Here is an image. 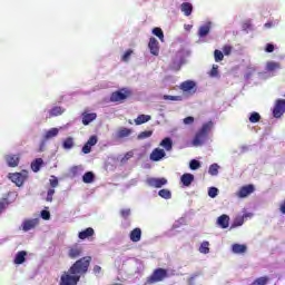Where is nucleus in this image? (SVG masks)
I'll return each instance as SVG.
<instances>
[{
    "label": "nucleus",
    "instance_id": "nucleus-18",
    "mask_svg": "<svg viewBox=\"0 0 285 285\" xmlns=\"http://www.w3.org/2000/svg\"><path fill=\"white\" fill-rule=\"evenodd\" d=\"M232 250L233 253H235V255H244V253H246V250H248V247L245 244H234L232 246Z\"/></svg>",
    "mask_w": 285,
    "mask_h": 285
},
{
    "label": "nucleus",
    "instance_id": "nucleus-49",
    "mask_svg": "<svg viewBox=\"0 0 285 285\" xmlns=\"http://www.w3.org/2000/svg\"><path fill=\"white\" fill-rule=\"evenodd\" d=\"M92 151V146L88 145V142H86L82 147V153L83 155H90V153Z\"/></svg>",
    "mask_w": 285,
    "mask_h": 285
},
{
    "label": "nucleus",
    "instance_id": "nucleus-32",
    "mask_svg": "<svg viewBox=\"0 0 285 285\" xmlns=\"http://www.w3.org/2000/svg\"><path fill=\"white\" fill-rule=\"evenodd\" d=\"M59 115H63V110L61 107L56 106L49 111V117H59Z\"/></svg>",
    "mask_w": 285,
    "mask_h": 285
},
{
    "label": "nucleus",
    "instance_id": "nucleus-14",
    "mask_svg": "<svg viewBox=\"0 0 285 285\" xmlns=\"http://www.w3.org/2000/svg\"><path fill=\"white\" fill-rule=\"evenodd\" d=\"M37 224H39V220L37 219H27L22 223V230L24 233H28V230H32V228H36Z\"/></svg>",
    "mask_w": 285,
    "mask_h": 285
},
{
    "label": "nucleus",
    "instance_id": "nucleus-10",
    "mask_svg": "<svg viewBox=\"0 0 285 285\" xmlns=\"http://www.w3.org/2000/svg\"><path fill=\"white\" fill-rule=\"evenodd\" d=\"M148 48L150 50V55H154V57L159 56V41H157L156 38L151 37L149 39Z\"/></svg>",
    "mask_w": 285,
    "mask_h": 285
},
{
    "label": "nucleus",
    "instance_id": "nucleus-4",
    "mask_svg": "<svg viewBox=\"0 0 285 285\" xmlns=\"http://www.w3.org/2000/svg\"><path fill=\"white\" fill-rule=\"evenodd\" d=\"M130 95H132V92L130 90L120 89V90L114 91L111 94L110 101H112V102L126 101V99H128V97H130Z\"/></svg>",
    "mask_w": 285,
    "mask_h": 285
},
{
    "label": "nucleus",
    "instance_id": "nucleus-20",
    "mask_svg": "<svg viewBox=\"0 0 285 285\" xmlns=\"http://www.w3.org/2000/svg\"><path fill=\"white\" fill-rule=\"evenodd\" d=\"M28 256V252L20 250L16 254L13 263L17 265H21L26 262V257Z\"/></svg>",
    "mask_w": 285,
    "mask_h": 285
},
{
    "label": "nucleus",
    "instance_id": "nucleus-26",
    "mask_svg": "<svg viewBox=\"0 0 285 285\" xmlns=\"http://www.w3.org/2000/svg\"><path fill=\"white\" fill-rule=\"evenodd\" d=\"M131 132H132L131 129L124 127L118 130L117 137L118 139H124V137H130Z\"/></svg>",
    "mask_w": 285,
    "mask_h": 285
},
{
    "label": "nucleus",
    "instance_id": "nucleus-52",
    "mask_svg": "<svg viewBox=\"0 0 285 285\" xmlns=\"http://www.w3.org/2000/svg\"><path fill=\"white\" fill-rule=\"evenodd\" d=\"M97 141H98L97 136H91L88 139L87 144H88V146H97Z\"/></svg>",
    "mask_w": 285,
    "mask_h": 285
},
{
    "label": "nucleus",
    "instance_id": "nucleus-9",
    "mask_svg": "<svg viewBox=\"0 0 285 285\" xmlns=\"http://www.w3.org/2000/svg\"><path fill=\"white\" fill-rule=\"evenodd\" d=\"M255 193V186L253 185H246L240 187V189L237 191V197L240 199H244L245 197H248V195H253Z\"/></svg>",
    "mask_w": 285,
    "mask_h": 285
},
{
    "label": "nucleus",
    "instance_id": "nucleus-23",
    "mask_svg": "<svg viewBox=\"0 0 285 285\" xmlns=\"http://www.w3.org/2000/svg\"><path fill=\"white\" fill-rule=\"evenodd\" d=\"M150 119H151L150 115H139L135 119V124H136V126H141V124H148V121H150Z\"/></svg>",
    "mask_w": 285,
    "mask_h": 285
},
{
    "label": "nucleus",
    "instance_id": "nucleus-31",
    "mask_svg": "<svg viewBox=\"0 0 285 285\" xmlns=\"http://www.w3.org/2000/svg\"><path fill=\"white\" fill-rule=\"evenodd\" d=\"M210 243L203 242L199 247V253H203V255H208L210 253Z\"/></svg>",
    "mask_w": 285,
    "mask_h": 285
},
{
    "label": "nucleus",
    "instance_id": "nucleus-2",
    "mask_svg": "<svg viewBox=\"0 0 285 285\" xmlns=\"http://www.w3.org/2000/svg\"><path fill=\"white\" fill-rule=\"evenodd\" d=\"M213 126V121L203 124L202 128L196 132L193 139V146H203V144H206V139H208V135H210Z\"/></svg>",
    "mask_w": 285,
    "mask_h": 285
},
{
    "label": "nucleus",
    "instance_id": "nucleus-44",
    "mask_svg": "<svg viewBox=\"0 0 285 285\" xmlns=\"http://www.w3.org/2000/svg\"><path fill=\"white\" fill-rule=\"evenodd\" d=\"M232 52H233V46L226 45L223 47V55H225V57H229Z\"/></svg>",
    "mask_w": 285,
    "mask_h": 285
},
{
    "label": "nucleus",
    "instance_id": "nucleus-37",
    "mask_svg": "<svg viewBox=\"0 0 285 285\" xmlns=\"http://www.w3.org/2000/svg\"><path fill=\"white\" fill-rule=\"evenodd\" d=\"M159 197H161L163 199H170V197H173V194L170 193V190L168 189H160L158 191Z\"/></svg>",
    "mask_w": 285,
    "mask_h": 285
},
{
    "label": "nucleus",
    "instance_id": "nucleus-13",
    "mask_svg": "<svg viewBox=\"0 0 285 285\" xmlns=\"http://www.w3.org/2000/svg\"><path fill=\"white\" fill-rule=\"evenodd\" d=\"M197 85L195 83V81L186 80V81L180 83V90H183V92H195V87Z\"/></svg>",
    "mask_w": 285,
    "mask_h": 285
},
{
    "label": "nucleus",
    "instance_id": "nucleus-40",
    "mask_svg": "<svg viewBox=\"0 0 285 285\" xmlns=\"http://www.w3.org/2000/svg\"><path fill=\"white\" fill-rule=\"evenodd\" d=\"M148 137H153V130H145V131H141L137 139H148Z\"/></svg>",
    "mask_w": 285,
    "mask_h": 285
},
{
    "label": "nucleus",
    "instance_id": "nucleus-53",
    "mask_svg": "<svg viewBox=\"0 0 285 285\" xmlns=\"http://www.w3.org/2000/svg\"><path fill=\"white\" fill-rule=\"evenodd\" d=\"M184 124L190 126V124H195V118L193 116H188L184 119Z\"/></svg>",
    "mask_w": 285,
    "mask_h": 285
},
{
    "label": "nucleus",
    "instance_id": "nucleus-19",
    "mask_svg": "<svg viewBox=\"0 0 285 285\" xmlns=\"http://www.w3.org/2000/svg\"><path fill=\"white\" fill-rule=\"evenodd\" d=\"M180 181L183 184V186H190V184H193L195 181V175L193 174H184L180 177Z\"/></svg>",
    "mask_w": 285,
    "mask_h": 285
},
{
    "label": "nucleus",
    "instance_id": "nucleus-29",
    "mask_svg": "<svg viewBox=\"0 0 285 285\" xmlns=\"http://www.w3.org/2000/svg\"><path fill=\"white\" fill-rule=\"evenodd\" d=\"M83 184H92L95 181V174L92 171H87L82 176Z\"/></svg>",
    "mask_w": 285,
    "mask_h": 285
},
{
    "label": "nucleus",
    "instance_id": "nucleus-47",
    "mask_svg": "<svg viewBox=\"0 0 285 285\" xmlns=\"http://www.w3.org/2000/svg\"><path fill=\"white\" fill-rule=\"evenodd\" d=\"M51 189L57 188L59 186V179L55 176H51V179L49 180Z\"/></svg>",
    "mask_w": 285,
    "mask_h": 285
},
{
    "label": "nucleus",
    "instance_id": "nucleus-38",
    "mask_svg": "<svg viewBox=\"0 0 285 285\" xmlns=\"http://www.w3.org/2000/svg\"><path fill=\"white\" fill-rule=\"evenodd\" d=\"M190 170H198V168H202V163L197 159H193L189 163Z\"/></svg>",
    "mask_w": 285,
    "mask_h": 285
},
{
    "label": "nucleus",
    "instance_id": "nucleus-56",
    "mask_svg": "<svg viewBox=\"0 0 285 285\" xmlns=\"http://www.w3.org/2000/svg\"><path fill=\"white\" fill-rule=\"evenodd\" d=\"M41 217H42V219H46V220L50 219V212L42 210L41 212Z\"/></svg>",
    "mask_w": 285,
    "mask_h": 285
},
{
    "label": "nucleus",
    "instance_id": "nucleus-28",
    "mask_svg": "<svg viewBox=\"0 0 285 285\" xmlns=\"http://www.w3.org/2000/svg\"><path fill=\"white\" fill-rule=\"evenodd\" d=\"M59 135L58 128H51L45 134V140L48 141V139H52L53 137H57Z\"/></svg>",
    "mask_w": 285,
    "mask_h": 285
},
{
    "label": "nucleus",
    "instance_id": "nucleus-41",
    "mask_svg": "<svg viewBox=\"0 0 285 285\" xmlns=\"http://www.w3.org/2000/svg\"><path fill=\"white\" fill-rule=\"evenodd\" d=\"M132 49H128L121 57V61H124L125 63H128V61H130V56L132 55Z\"/></svg>",
    "mask_w": 285,
    "mask_h": 285
},
{
    "label": "nucleus",
    "instance_id": "nucleus-57",
    "mask_svg": "<svg viewBox=\"0 0 285 285\" xmlns=\"http://www.w3.org/2000/svg\"><path fill=\"white\" fill-rule=\"evenodd\" d=\"M94 273H95V275H99L101 273V266L95 265L94 266Z\"/></svg>",
    "mask_w": 285,
    "mask_h": 285
},
{
    "label": "nucleus",
    "instance_id": "nucleus-30",
    "mask_svg": "<svg viewBox=\"0 0 285 285\" xmlns=\"http://www.w3.org/2000/svg\"><path fill=\"white\" fill-rule=\"evenodd\" d=\"M160 146L165 148V150L169 151L173 150V140L170 138H164L160 142Z\"/></svg>",
    "mask_w": 285,
    "mask_h": 285
},
{
    "label": "nucleus",
    "instance_id": "nucleus-8",
    "mask_svg": "<svg viewBox=\"0 0 285 285\" xmlns=\"http://www.w3.org/2000/svg\"><path fill=\"white\" fill-rule=\"evenodd\" d=\"M147 184L151 188H163V186H166V184H168V179H166V178H148Z\"/></svg>",
    "mask_w": 285,
    "mask_h": 285
},
{
    "label": "nucleus",
    "instance_id": "nucleus-7",
    "mask_svg": "<svg viewBox=\"0 0 285 285\" xmlns=\"http://www.w3.org/2000/svg\"><path fill=\"white\" fill-rule=\"evenodd\" d=\"M28 178V176L27 175H23V174H21V173H14V174H11L10 176H9V179H11V181L13 183V184H16V186H18V187H21V186H23V184L26 183V179Z\"/></svg>",
    "mask_w": 285,
    "mask_h": 285
},
{
    "label": "nucleus",
    "instance_id": "nucleus-33",
    "mask_svg": "<svg viewBox=\"0 0 285 285\" xmlns=\"http://www.w3.org/2000/svg\"><path fill=\"white\" fill-rule=\"evenodd\" d=\"M262 120V115L257 111H253L249 116V122L250 124H258V121Z\"/></svg>",
    "mask_w": 285,
    "mask_h": 285
},
{
    "label": "nucleus",
    "instance_id": "nucleus-22",
    "mask_svg": "<svg viewBox=\"0 0 285 285\" xmlns=\"http://www.w3.org/2000/svg\"><path fill=\"white\" fill-rule=\"evenodd\" d=\"M95 235V229L92 227H88L85 230L78 234L79 239H88V237H92Z\"/></svg>",
    "mask_w": 285,
    "mask_h": 285
},
{
    "label": "nucleus",
    "instance_id": "nucleus-21",
    "mask_svg": "<svg viewBox=\"0 0 285 285\" xmlns=\"http://www.w3.org/2000/svg\"><path fill=\"white\" fill-rule=\"evenodd\" d=\"M180 10L185 17H190L193 14V4L190 2H184L180 4Z\"/></svg>",
    "mask_w": 285,
    "mask_h": 285
},
{
    "label": "nucleus",
    "instance_id": "nucleus-3",
    "mask_svg": "<svg viewBox=\"0 0 285 285\" xmlns=\"http://www.w3.org/2000/svg\"><path fill=\"white\" fill-rule=\"evenodd\" d=\"M168 277V271L165 268H156L153 274L146 278L145 285H153L159 282H164Z\"/></svg>",
    "mask_w": 285,
    "mask_h": 285
},
{
    "label": "nucleus",
    "instance_id": "nucleus-55",
    "mask_svg": "<svg viewBox=\"0 0 285 285\" xmlns=\"http://www.w3.org/2000/svg\"><path fill=\"white\" fill-rule=\"evenodd\" d=\"M265 52H275V46L273 43H267L265 46Z\"/></svg>",
    "mask_w": 285,
    "mask_h": 285
},
{
    "label": "nucleus",
    "instance_id": "nucleus-17",
    "mask_svg": "<svg viewBox=\"0 0 285 285\" xmlns=\"http://www.w3.org/2000/svg\"><path fill=\"white\" fill-rule=\"evenodd\" d=\"M217 224L220 228H228L230 224V217L226 214H223L222 216L218 217Z\"/></svg>",
    "mask_w": 285,
    "mask_h": 285
},
{
    "label": "nucleus",
    "instance_id": "nucleus-60",
    "mask_svg": "<svg viewBox=\"0 0 285 285\" xmlns=\"http://www.w3.org/2000/svg\"><path fill=\"white\" fill-rule=\"evenodd\" d=\"M43 146H45V142L41 144L40 151H43Z\"/></svg>",
    "mask_w": 285,
    "mask_h": 285
},
{
    "label": "nucleus",
    "instance_id": "nucleus-25",
    "mask_svg": "<svg viewBox=\"0 0 285 285\" xmlns=\"http://www.w3.org/2000/svg\"><path fill=\"white\" fill-rule=\"evenodd\" d=\"M210 32V22H207L205 26H202L198 30V37H206Z\"/></svg>",
    "mask_w": 285,
    "mask_h": 285
},
{
    "label": "nucleus",
    "instance_id": "nucleus-54",
    "mask_svg": "<svg viewBox=\"0 0 285 285\" xmlns=\"http://www.w3.org/2000/svg\"><path fill=\"white\" fill-rule=\"evenodd\" d=\"M53 195H55V189H49V190L47 191L46 202H52Z\"/></svg>",
    "mask_w": 285,
    "mask_h": 285
},
{
    "label": "nucleus",
    "instance_id": "nucleus-27",
    "mask_svg": "<svg viewBox=\"0 0 285 285\" xmlns=\"http://www.w3.org/2000/svg\"><path fill=\"white\" fill-rule=\"evenodd\" d=\"M43 165V159L37 158L33 163H31V168L33 173H39L41 170V166Z\"/></svg>",
    "mask_w": 285,
    "mask_h": 285
},
{
    "label": "nucleus",
    "instance_id": "nucleus-36",
    "mask_svg": "<svg viewBox=\"0 0 285 285\" xmlns=\"http://www.w3.org/2000/svg\"><path fill=\"white\" fill-rule=\"evenodd\" d=\"M214 59L216 61V63H219V61H224V52H222V50L216 49L214 51Z\"/></svg>",
    "mask_w": 285,
    "mask_h": 285
},
{
    "label": "nucleus",
    "instance_id": "nucleus-51",
    "mask_svg": "<svg viewBox=\"0 0 285 285\" xmlns=\"http://www.w3.org/2000/svg\"><path fill=\"white\" fill-rule=\"evenodd\" d=\"M164 99H167L169 101H181L180 96H164Z\"/></svg>",
    "mask_w": 285,
    "mask_h": 285
},
{
    "label": "nucleus",
    "instance_id": "nucleus-5",
    "mask_svg": "<svg viewBox=\"0 0 285 285\" xmlns=\"http://www.w3.org/2000/svg\"><path fill=\"white\" fill-rule=\"evenodd\" d=\"M83 255V247L79 244H75L68 247L67 256L69 259H79Z\"/></svg>",
    "mask_w": 285,
    "mask_h": 285
},
{
    "label": "nucleus",
    "instance_id": "nucleus-59",
    "mask_svg": "<svg viewBox=\"0 0 285 285\" xmlns=\"http://www.w3.org/2000/svg\"><path fill=\"white\" fill-rule=\"evenodd\" d=\"M244 28H250V22H245Z\"/></svg>",
    "mask_w": 285,
    "mask_h": 285
},
{
    "label": "nucleus",
    "instance_id": "nucleus-50",
    "mask_svg": "<svg viewBox=\"0 0 285 285\" xmlns=\"http://www.w3.org/2000/svg\"><path fill=\"white\" fill-rule=\"evenodd\" d=\"M6 206H8V199L7 198L0 199V215L1 213H3V210H6Z\"/></svg>",
    "mask_w": 285,
    "mask_h": 285
},
{
    "label": "nucleus",
    "instance_id": "nucleus-43",
    "mask_svg": "<svg viewBox=\"0 0 285 285\" xmlns=\"http://www.w3.org/2000/svg\"><path fill=\"white\" fill-rule=\"evenodd\" d=\"M132 157H135V153L132 151H128L125 154V156L121 158V164H126V161H128L129 159H132Z\"/></svg>",
    "mask_w": 285,
    "mask_h": 285
},
{
    "label": "nucleus",
    "instance_id": "nucleus-12",
    "mask_svg": "<svg viewBox=\"0 0 285 285\" xmlns=\"http://www.w3.org/2000/svg\"><path fill=\"white\" fill-rule=\"evenodd\" d=\"M166 157V151L164 149L155 148L150 154L151 161H161Z\"/></svg>",
    "mask_w": 285,
    "mask_h": 285
},
{
    "label": "nucleus",
    "instance_id": "nucleus-45",
    "mask_svg": "<svg viewBox=\"0 0 285 285\" xmlns=\"http://www.w3.org/2000/svg\"><path fill=\"white\" fill-rule=\"evenodd\" d=\"M209 75H210V77H218V75H219V66L213 65Z\"/></svg>",
    "mask_w": 285,
    "mask_h": 285
},
{
    "label": "nucleus",
    "instance_id": "nucleus-34",
    "mask_svg": "<svg viewBox=\"0 0 285 285\" xmlns=\"http://www.w3.org/2000/svg\"><path fill=\"white\" fill-rule=\"evenodd\" d=\"M266 68H267V70H268L269 72H273V71H275V70H279L281 66H279L278 62L269 61V62H267Z\"/></svg>",
    "mask_w": 285,
    "mask_h": 285
},
{
    "label": "nucleus",
    "instance_id": "nucleus-6",
    "mask_svg": "<svg viewBox=\"0 0 285 285\" xmlns=\"http://www.w3.org/2000/svg\"><path fill=\"white\" fill-rule=\"evenodd\" d=\"M285 112V99H277L273 109V117L279 119Z\"/></svg>",
    "mask_w": 285,
    "mask_h": 285
},
{
    "label": "nucleus",
    "instance_id": "nucleus-16",
    "mask_svg": "<svg viewBox=\"0 0 285 285\" xmlns=\"http://www.w3.org/2000/svg\"><path fill=\"white\" fill-rule=\"evenodd\" d=\"M129 239L134 243L141 242V228H134L129 234Z\"/></svg>",
    "mask_w": 285,
    "mask_h": 285
},
{
    "label": "nucleus",
    "instance_id": "nucleus-1",
    "mask_svg": "<svg viewBox=\"0 0 285 285\" xmlns=\"http://www.w3.org/2000/svg\"><path fill=\"white\" fill-rule=\"evenodd\" d=\"M91 256H83L76 261L68 271L63 272L60 276L59 285H77L81 282V276L88 273L90 268Z\"/></svg>",
    "mask_w": 285,
    "mask_h": 285
},
{
    "label": "nucleus",
    "instance_id": "nucleus-46",
    "mask_svg": "<svg viewBox=\"0 0 285 285\" xmlns=\"http://www.w3.org/2000/svg\"><path fill=\"white\" fill-rule=\"evenodd\" d=\"M218 193H219V189H217L216 187H210L208 189V195L212 197V199H215Z\"/></svg>",
    "mask_w": 285,
    "mask_h": 285
},
{
    "label": "nucleus",
    "instance_id": "nucleus-39",
    "mask_svg": "<svg viewBox=\"0 0 285 285\" xmlns=\"http://www.w3.org/2000/svg\"><path fill=\"white\" fill-rule=\"evenodd\" d=\"M153 35L158 37V39H160V41H164V30H161V28H159V27L154 28Z\"/></svg>",
    "mask_w": 285,
    "mask_h": 285
},
{
    "label": "nucleus",
    "instance_id": "nucleus-24",
    "mask_svg": "<svg viewBox=\"0 0 285 285\" xmlns=\"http://www.w3.org/2000/svg\"><path fill=\"white\" fill-rule=\"evenodd\" d=\"M62 148L65 150H70L72 148H75V138L72 137H67L63 142H62Z\"/></svg>",
    "mask_w": 285,
    "mask_h": 285
},
{
    "label": "nucleus",
    "instance_id": "nucleus-15",
    "mask_svg": "<svg viewBox=\"0 0 285 285\" xmlns=\"http://www.w3.org/2000/svg\"><path fill=\"white\" fill-rule=\"evenodd\" d=\"M95 119H97V114L91 112H82V124L83 126H89L90 124H92V121H95Z\"/></svg>",
    "mask_w": 285,
    "mask_h": 285
},
{
    "label": "nucleus",
    "instance_id": "nucleus-48",
    "mask_svg": "<svg viewBox=\"0 0 285 285\" xmlns=\"http://www.w3.org/2000/svg\"><path fill=\"white\" fill-rule=\"evenodd\" d=\"M130 214H131L130 208L120 210V216L122 217V219H128V217H130Z\"/></svg>",
    "mask_w": 285,
    "mask_h": 285
},
{
    "label": "nucleus",
    "instance_id": "nucleus-42",
    "mask_svg": "<svg viewBox=\"0 0 285 285\" xmlns=\"http://www.w3.org/2000/svg\"><path fill=\"white\" fill-rule=\"evenodd\" d=\"M238 226H244V217L240 216V217H237L233 225H232V228H237Z\"/></svg>",
    "mask_w": 285,
    "mask_h": 285
},
{
    "label": "nucleus",
    "instance_id": "nucleus-58",
    "mask_svg": "<svg viewBox=\"0 0 285 285\" xmlns=\"http://www.w3.org/2000/svg\"><path fill=\"white\" fill-rule=\"evenodd\" d=\"M272 26H273V22H266V23L264 24L265 28H271Z\"/></svg>",
    "mask_w": 285,
    "mask_h": 285
},
{
    "label": "nucleus",
    "instance_id": "nucleus-35",
    "mask_svg": "<svg viewBox=\"0 0 285 285\" xmlns=\"http://www.w3.org/2000/svg\"><path fill=\"white\" fill-rule=\"evenodd\" d=\"M208 173L209 175H212V177H216V175H219V165L217 164L210 165Z\"/></svg>",
    "mask_w": 285,
    "mask_h": 285
},
{
    "label": "nucleus",
    "instance_id": "nucleus-11",
    "mask_svg": "<svg viewBox=\"0 0 285 285\" xmlns=\"http://www.w3.org/2000/svg\"><path fill=\"white\" fill-rule=\"evenodd\" d=\"M4 159L9 168H17V166H19V161L21 160L19 155H7Z\"/></svg>",
    "mask_w": 285,
    "mask_h": 285
}]
</instances>
